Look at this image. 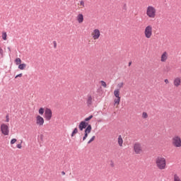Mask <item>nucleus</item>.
<instances>
[{"instance_id": "nucleus-31", "label": "nucleus", "mask_w": 181, "mask_h": 181, "mask_svg": "<svg viewBox=\"0 0 181 181\" xmlns=\"http://www.w3.org/2000/svg\"><path fill=\"white\" fill-rule=\"evenodd\" d=\"M123 86H124V83H123V82L119 83L118 84V87H119V88H123Z\"/></svg>"}, {"instance_id": "nucleus-29", "label": "nucleus", "mask_w": 181, "mask_h": 181, "mask_svg": "<svg viewBox=\"0 0 181 181\" xmlns=\"http://www.w3.org/2000/svg\"><path fill=\"white\" fill-rule=\"evenodd\" d=\"M17 141L16 139H12L11 141V144L13 145Z\"/></svg>"}, {"instance_id": "nucleus-8", "label": "nucleus", "mask_w": 181, "mask_h": 181, "mask_svg": "<svg viewBox=\"0 0 181 181\" xmlns=\"http://www.w3.org/2000/svg\"><path fill=\"white\" fill-rule=\"evenodd\" d=\"M114 95L117 98L115 99V105L117 104L119 105L121 100V97L119 96V89L115 90Z\"/></svg>"}, {"instance_id": "nucleus-5", "label": "nucleus", "mask_w": 181, "mask_h": 181, "mask_svg": "<svg viewBox=\"0 0 181 181\" xmlns=\"http://www.w3.org/2000/svg\"><path fill=\"white\" fill-rule=\"evenodd\" d=\"M52 117V111L50 108L46 107L45 110L44 118L46 121H50Z\"/></svg>"}, {"instance_id": "nucleus-12", "label": "nucleus", "mask_w": 181, "mask_h": 181, "mask_svg": "<svg viewBox=\"0 0 181 181\" xmlns=\"http://www.w3.org/2000/svg\"><path fill=\"white\" fill-rule=\"evenodd\" d=\"M36 124L39 126H42L44 124V119L40 115H37L36 117Z\"/></svg>"}, {"instance_id": "nucleus-36", "label": "nucleus", "mask_w": 181, "mask_h": 181, "mask_svg": "<svg viewBox=\"0 0 181 181\" xmlns=\"http://www.w3.org/2000/svg\"><path fill=\"white\" fill-rule=\"evenodd\" d=\"M110 165H111L112 168H114V167H115V165H114V163H113L112 160L111 161Z\"/></svg>"}, {"instance_id": "nucleus-25", "label": "nucleus", "mask_w": 181, "mask_h": 181, "mask_svg": "<svg viewBox=\"0 0 181 181\" xmlns=\"http://www.w3.org/2000/svg\"><path fill=\"white\" fill-rule=\"evenodd\" d=\"M143 119H147L148 118V114L146 112H144L142 114Z\"/></svg>"}, {"instance_id": "nucleus-26", "label": "nucleus", "mask_w": 181, "mask_h": 181, "mask_svg": "<svg viewBox=\"0 0 181 181\" xmlns=\"http://www.w3.org/2000/svg\"><path fill=\"white\" fill-rule=\"evenodd\" d=\"M95 139V136H93L92 138L88 141V144H91Z\"/></svg>"}, {"instance_id": "nucleus-9", "label": "nucleus", "mask_w": 181, "mask_h": 181, "mask_svg": "<svg viewBox=\"0 0 181 181\" xmlns=\"http://www.w3.org/2000/svg\"><path fill=\"white\" fill-rule=\"evenodd\" d=\"M93 101H94V98H93L90 94H88L87 99H86V104L88 107L93 105Z\"/></svg>"}, {"instance_id": "nucleus-6", "label": "nucleus", "mask_w": 181, "mask_h": 181, "mask_svg": "<svg viewBox=\"0 0 181 181\" xmlns=\"http://www.w3.org/2000/svg\"><path fill=\"white\" fill-rule=\"evenodd\" d=\"M1 132L4 136H8L9 134V127L6 124H1Z\"/></svg>"}, {"instance_id": "nucleus-18", "label": "nucleus", "mask_w": 181, "mask_h": 181, "mask_svg": "<svg viewBox=\"0 0 181 181\" xmlns=\"http://www.w3.org/2000/svg\"><path fill=\"white\" fill-rule=\"evenodd\" d=\"M118 144L119 146H122V144H123V140H122V136L119 135V138H118Z\"/></svg>"}, {"instance_id": "nucleus-21", "label": "nucleus", "mask_w": 181, "mask_h": 181, "mask_svg": "<svg viewBox=\"0 0 181 181\" xmlns=\"http://www.w3.org/2000/svg\"><path fill=\"white\" fill-rule=\"evenodd\" d=\"M45 109L43 108V107H40V109H39V114L40 115H43V114L45 113Z\"/></svg>"}, {"instance_id": "nucleus-38", "label": "nucleus", "mask_w": 181, "mask_h": 181, "mask_svg": "<svg viewBox=\"0 0 181 181\" xmlns=\"http://www.w3.org/2000/svg\"><path fill=\"white\" fill-rule=\"evenodd\" d=\"M7 49H8V50L9 51V52H10V54H11V47H8Z\"/></svg>"}, {"instance_id": "nucleus-39", "label": "nucleus", "mask_w": 181, "mask_h": 181, "mask_svg": "<svg viewBox=\"0 0 181 181\" xmlns=\"http://www.w3.org/2000/svg\"><path fill=\"white\" fill-rule=\"evenodd\" d=\"M62 175H65V172H64V171H62Z\"/></svg>"}, {"instance_id": "nucleus-23", "label": "nucleus", "mask_w": 181, "mask_h": 181, "mask_svg": "<svg viewBox=\"0 0 181 181\" xmlns=\"http://www.w3.org/2000/svg\"><path fill=\"white\" fill-rule=\"evenodd\" d=\"M6 37H7V34H6V32H4L2 33V39H3V40H6Z\"/></svg>"}, {"instance_id": "nucleus-32", "label": "nucleus", "mask_w": 181, "mask_h": 181, "mask_svg": "<svg viewBox=\"0 0 181 181\" xmlns=\"http://www.w3.org/2000/svg\"><path fill=\"white\" fill-rule=\"evenodd\" d=\"M21 144H22V141H21V144H17V148H18V149H21V148H22Z\"/></svg>"}, {"instance_id": "nucleus-35", "label": "nucleus", "mask_w": 181, "mask_h": 181, "mask_svg": "<svg viewBox=\"0 0 181 181\" xmlns=\"http://www.w3.org/2000/svg\"><path fill=\"white\" fill-rule=\"evenodd\" d=\"M53 45H54V49H57V42H56V41H53Z\"/></svg>"}, {"instance_id": "nucleus-15", "label": "nucleus", "mask_w": 181, "mask_h": 181, "mask_svg": "<svg viewBox=\"0 0 181 181\" xmlns=\"http://www.w3.org/2000/svg\"><path fill=\"white\" fill-rule=\"evenodd\" d=\"M168 54L167 53V52H164L163 54L161 56V62L165 63L166 62V61L168 60Z\"/></svg>"}, {"instance_id": "nucleus-2", "label": "nucleus", "mask_w": 181, "mask_h": 181, "mask_svg": "<svg viewBox=\"0 0 181 181\" xmlns=\"http://www.w3.org/2000/svg\"><path fill=\"white\" fill-rule=\"evenodd\" d=\"M146 15L148 16V18L154 19L156 15V9L153 6H149L147 8Z\"/></svg>"}, {"instance_id": "nucleus-3", "label": "nucleus", "mask_w": 181, "mask_h": 181, "mask_svg": "<svg viewBox=\"0 0 181 181\" xmlns=\"http://www.w3.org/2000/svg\"><path fill=\"white\" fill-rule=\"evenodd\" d=\"M134 151L136 155L141 154L144 152L142 144L139 142H136L134 144Z\"/></svg>"}, {"instance_id": "nucleus-7", "label": "nucleus", "mask_w": 181, "mask_h": 181, "mask_svg": "<svg viewBox=\"0 0 181 181\" xmlns=\"http://www.w3.org/2000/svg\"><path fill=\"white\" fill-rule=\"evenodd\" d=\"M152 26L151 25H148L144 31V35L146 36V37H147V39H150V37H151L152 36Z\"/></svg>"}, {"instance_id": "nucleus-16", "label": "nucleus", "mask_w": 181, "mask_h": 181, "mask_svg": "<svg viewBox=\"0 0 181 181\" xmlns=\"http://www.w3.org/2000/svg\"><path fill=\"white\" fill-rule=\"evenodd\" d=\"M77 21L78 23H82L83 22V14H78L77 16Z\"/></svg>"}, {"instance_id": "nucleus-27", "label": "nucleus", "mask_w": 181, "mask_h": 181, "mask_svg": "<svg viewBox=\"0 0 181 181\" xmlns=\"http://www.w3.org/2000/svg\"><path fill=\"white\" fill-rule=\"evenodd\" d=\"M102 86H103L105 88H107L106 83L104 81H100Z\"/></svg>"}, {"instance_id": "nucleus-30", "label": "nucleus", "mask_w": 181, "mask_h": 181, "mask_svg": "<svg viewBox=\"0 0 181 181\" xmlns=\"http://www.w3.org/2000/svg\"><path fill=\"white\" fill-rule=\"evenodd\" d=\"M80 5L82 6L81 8H85V3L83 1H80Z\"/></svg>"}, {"instance_id": "nucleus-13", "label": "nucleus", "mask_w": 181, "mask_h": 181, "mask_svg": "<svg viewBox=\"0 0 181 181\" xmlns=\"http://www.w3.org/2000/svg\"><path fill=\"white\" fill-rule=\"evenodd\" d=\"M100 36V30L98 29H95L93 35V37L94 40H97V39H99Z\"/></svg>"}, {"instance_id": "nucleus-19", "label": "nucleus", "mask_w": 181, "mask_h": 181, "mask_svg": "<svg viewBox=\"0 0 181 181\" xmlns=\"http://www.w3.org/2000/svg\"><path fill=\"white\" fill-rule=\"evenodd\" d=\"M15 63L17 66L20 65L21 64V59L20 58H16L15 59Z\"/></svg>"}, {"instance_id": "nucleus-22", "label": "nucleus", "mask_w": 181, "mask_h": 181, "mask_svg": "<svg viewBox=\"0 0 181 181\" xmlns=\"http://www.w3.org/2000/svg\"><path fill=\"white\" fill-rule=\"evenodd\" d=\"M78 133V128L76 127L74 129V130L72 132V134H71V137H74L75 134H76Z\"/></svg>"}, {"instance_id": "nucleus-10", "label": "nucleus", "mask_w": 181, "mask_h": 181, "mask_svg": "<svg viewBox=\"0 0 181 181\" xmlns=\"http://www.w3.org/2000/svg\"><path fill=\"white\" fill-rule=\"evenodd\" d=\"M92 131V127L91 124H89L87 128L85 129V134L84 136L83 137V141H84L86 138L88 137V134L91 132Z\"/></svg>"}, {"instance_id": "nucleus-40", "label": "nucleus", "mask_w": 181, "mask_h": 181, "mask_svg": "<svg viewBox=\"0 0 181 181\" xmlns=\"http://www.w3.org/2000/svg\"><path fill=\"white\" fill-rule=\"evenodd\" d=\"M132 64V62H130L129 63V66H131Z\"/></svg>"}, {"instance_id": "nucleus-17", "label": "nucleus", "mask_w": 181, "mask_h": 181, "mask_svg": "<svg viewBox=\"0 0 181 181\" xmlns=\"http://www.w3.org/2000/svg\"><path fill=\"white\" fill-rule=\"evenodd\" d=\"M26 68V64H20L18 65V69L23 71Z\"/></svg>"}, {"instance_id": "nucleus-34", "label": "nucleus", "mask_w": 181, "mask_h": 181, "mask_svg": "<svg viewBox=\"0 0 181 181\" xmlns=\"http://www.w3.org/2000/svg\"><path fill=\"white\" fill-rule=\"evenodd\" d=\"M6 122H9V117H8V115H7L6 116Z\"/></svg>"}, {"instance_id": "nucleus-33", "label": "nucleus", "mask_w": 181, "mask_h": 181, "mask_svg": "<svg viewBox=\"0 0 181 181\" xmlns=\"http://www.w3.org/2000/svg\"><path fill=\"white\" fill-rule=\"evenodd\" d=\"M22 76H23V74H19L16 76L15 78H21Z\"/></svg>"}, {"instance_id": "nucleus-37", "label": "nucleus", "mask_w": 181, "mask_h": 181, "mask_svg": "<svg viewBox=\"0 0 181 181\" xmlns=\"http://www.w3.org/2000/svg\"><path fill=\"white\" fill-rule=\"evenodd\" d=\"M165 83L166 84H168V83H169L168 79H165Z\"/></svg>"}, {"instance_id": "nucleus-4", "label": "nucleus", "mask_w": 181, "mask_h": 181, "mask_svg": "<svg viewBox=\"0 0 181 181\" xmlns=\"http://www.w3.org/2000/svg\"><path fill=\"white\" fill-rule=\"evenodd\" d=\"M172 144L176 148L181 147V138L179 136H175L172 139Z\"/></svg>"}, {"instance_id": "nucleus-24", "label": "nucleus", "mask_w": 181, "mask_h": 181, "mask_svg": "<svg viewBox=\"0 0 181 181\" xmlns=\"http://www.w3.org/2000/svg\"><path fill=\"white\" fill-rule=\"evenodd\" d=\"M93 115H90L89 117H86L85 119V122H89L91 119H93Z\"/></svg>"}, {"instance_id": "nucleus-14", "label": "nucleus", "mask_w": 181, "mask_h": 181, "mask_svg": "<svg viewBox=\"0 0 181 181\" xmlns=\"http://www.w3.org/2000/svg\"><path fill=\"white\" fill-rule=\"evenodd\" d=\"M174 86L176 88H178L181 85V78L177 77L174 79L173 81Z\"/></svg>"}, {"instance_id": "nucleus-20", "label": "nucleus", "mask_w": 181, "mask_h": 181, "mask_svg": "<svg viewBox=\"0 0 181 181\" xmlns=\"http://www.w3.org/2000/svg\"><path fill=\"white\" fill-rule=\"evenodd\" d=\"M174 181H181V179L177 174L174 175Z\"/></svg>"}, {"instance_id": "nucleus-1", "label": "nucleus", "mask_w": 181, "mask_h": 181, "mask_svg": "<svg viewBox=\"0 0 181 181\" xmlns=\"http://www.w3.org/2000/svg\"><path fill=\"white\" fill-rule=\"evenodd\" d=\"M155 163L156 165V167L160 170H165L167 167L166 158L163 156H157L155 158Z\"/></svg>"}, {"instance_id": "nucleus-11", "label": "nucleus", "mask_w": 181, "mask_h": 181, "mask_svg": "<svg viewBox=\"0 0 181 181\" xmlns=\"http://www.w3.org/2000/svg\"><path fill=\"white\" fill-rule=\"evenodd\" d=\"M89 126L88 123L85 121H81L78 125V129L81 132H82L83 129H86V128Z\"/></svg>"}, {"instance_id": "nucleus-28", "label": "nucleus", "mask_w": 181, "mask_h": 181, "mask_svg": "<svg viewBox=\"0 0 181 181\" xmlns=\"http://www.w3.org/2000/svg\"><path fill=\"white\" fill-rule=\"evenodd\" d=\"M0 56L1 57H4V50L2 49V48L0 47Z\"/></svg>"}]
</instances>
